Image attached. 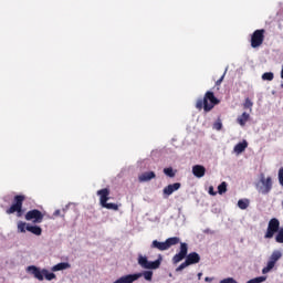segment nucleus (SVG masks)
<instances>
[{"mask_svg":"<svg viewBox=\"0 0 283 283\" xmlns=\"http://www.w3.org/2000/svg\"><path fill=\"white\" fill-rule=\"evenodd\" d=\"M189 245L187 243H180L179 253L175 254L172 258L174 264H178V262H182L186 258V262L191 266V264L200 263V254L198 252H190L189 254Z\"/></svg>","mask_w":283,"mask_h":283,"instance_id":"1","label":"nucleus"},{"mask_svg":"<svg viewBox=\"0 0 283 283\" xmlns=\"http://www.w3.org/2000/svg\"><path fill=\"white\" fill-rule=\"evenodd\" d=\"M216 105H220V99L211 91L206 92L203 98L197 99L196 103L197 109H203L206 113L211 112Z\"/></svg>","mask_w":283,"mask_h":283,"instance_id":"2","label":"nucleus"},{"mask_svg":"<svg viewBox=\"0 0 283 283\" xmlns=\"http://www.w3.org/2000/svg\"><path fill=\"white\" fill-rule=\"evenodd\" d=\"M27 271L31 273L35 277V280H39L40 282H43L44 277L49 282H52V280H56V274L40 268H36L35 265H31L27 268Z\"/></svg>","mask_w":283,"mask_h":283,"instance_id":"3","label":"nucleus"},{"mask_svg":"<svg viewBox=\"0 0 283 283\" xmlns=\"http://www.w3.org/2000/svg\"><path fill=\"white\" fill-rule=\"evenodd\" d=\"M23 202H25V196L24 195H17L13 198V203L10 208L6 210V213L8 216H12V213H17V218L23 217Z\"/></svg>","mask_w":283,"mask_h":283,"instance_id":"4","label":"nucleus"},{"mask_svg":"<svg viewBox=\"0 0 283 283\" xmlns=\"http://www.w3.org/2000/svg\"><path fill=\"white\" fill-rule=\"evenodd\" d=\"M109 189L108 188H103L97 191V196H99V205L104 209H108L111 211H118V205L116 203H107V200H109Z\"/></svg>","mask_w":283,"mask_h":283,"instance_id":"5","label":"nucleus"},{"mask_svg":"<svg viewBox=\"0 0 283 283\" xmlns=\"http://www.w3.org/2000/svg\"><path fill=\"white\" fill-rule=\"evenodd\" d=\"M163 259H157L156 261L147 260V256H143V254L138 255V264L142 269L156 270L160 269V262Z\"/></svg>","mask_w":283,"mask_h":283,"instance_id":"6","label":"nucleus"},{"mask_svg":"<svg viewBox=\"0 0 283 283\" xmlns=\"http://www.w3.org/2000/svg\"><path fill=\"white\" fill-rule=\"evenodd\" d=\"M43 212L39 209L29 210L24 216V219L28 222H33V224H41V222H43Z\"/></svg>","mask_w":283,"mask_h":283,"instance_id":"7","label":"nucleus"},{"mask_svg":"<svg viewBox=\"0 0 283 283\" xmlns=\"http://www.w3.org/2000/svg\"><path fill=\"white\" fill-rule=\"evenodd\" d=\"M266 33V30L264 29H258L255 30L251 35V48H260L262 43H264V34Z\"/></svg>","mask_w":283,"mask_h":283,"instance_id":"8","label":"nucleus"},{"mask_svg":"<svg viewBox=\"0 0 283 283\" xmlns=\"http://www.w3.org/2000/svg\"><path fill=\"white\" fill-rule=\"evenodd\" d=\"M280 231V220H277L276 218H273L269 221L268 223V230L265 232V240H271V238H273V235H275V233H277Z\"/></svg>","mask_w":283,"mask_h":283,"instance_id":"9","label":"nucleus"},{"mask_svg":"<svg viewBox=\"0 0 283 283\" xmlns=\"http://www.w3.org/2000/svg\"><path fill=\"white\" fill-rule=\"evenodd\" d=\"M260 182L262 186L259 187V192L263 196L270 193L271 189H273V179L271 177H264V175H261Z\"/></svg>","mask_w":283,"mask_h":283,"instance_id":"10","label":"nucleus"},{"mask_svg":"<svg viewBox=\"0 0 283 283\" xmlns=\"http://www.w3.org/2000/svg\"><path fill=\"white\" fill-rule=\"evenodd\" d=\"M139 277H143V273L127 274V275L120 276L113 283H134Z\"/></svg>","mask_w":283,"mask_h":283,"instance_id":"11","label":"nucleus"},{"mask_svg":"<svg viewBox=\"0 0 283 283\" xmlns=\"http://www.w3.org/2000/svg\"><path fill=\"white\" fill-rule=\"evenodd\" d=\"M180 187H181L180 182H175V184H170V185L166 186L163 190L165 198H169V196H171V193H174V191H178V189H180Z\"/></svg>","mask_w":283,"mask_h":283,"instance_id":"12","label":"nucleus"},{"mask_svg":"<svg viewBox=\"0 0 283 283\" xmlns=\"http://www.w3.org/2000/svg\"><path fill=\"white\" fill-rule=\"evenodd\" d=\"M192 174L196 178H205V174H207V168L202 165H195L192 167Z\"/></svg>","mask_w":283,"mask_h":283,"instance_id":"13","label":"nucleus"},{"mask_svg":"<svg viewBox=\"0 0 283 283\" xmlns=\"http://www.w3.org/2000/svg\"><path fill=\"white\" fill-rule=\"evenodd\" d=\"M156 178V172L146 171L139 176V182H149V180H154Z\"/></svg>","mask_w":283,"mask_h":283,"instance_id":"14","label":"nucleus"},{"mask_svg":"<svg viewBox=\"0 0 283 283\" xmlns=\"http://www.w3.org/2000/svg\"><path fill=\"white\" fill-rule=\"evenodd\" d=\"M150 247H151V249H157L158 251H168L166 241L165 242H160L158 240H154L151 242Z\"/></svg>","mask_w":283,"mask_h":283,"instance_id":"15","label":"nucleus"},{"mask_svg":"<svg viewBox=\"0 0 283 283\" xmlns=\"http://www.w3.org/2000/svg\"><path fill=\"white\" fill-rule=\"evenodd\" d=\"M249 118H251V115L249 113L244 112V113H242L241 116H239L237 118V123H239V125L241 127H244V125H247V123H249Z\"/></svg>","mask_w":283,"mask_h":283,"instance_id":"16","label":"nucleus"},{"mask_svg":"<svg viewBox=\"0 0 283 283\" xmlns=\"http://www.w3.org/2000/svg\"><path fill=\"white\" fill-rule=\"evenodd\" d=\"M249 147V143L247 140H243L234 146V154H242Z\"/></svg>","mask_w":283,"mask_h":283,"instance_id":"17","label":"nucleus"},{"mask_svg":"<svg viewBox=\"0 0 283 283\" xmlns=\"http://www.w3.org/2000/svg\"><path fill=\"white\" fill-rule=\"evenodd\" d=\"M27 231H29V233H33V235H41V233H43V229H41V227L30 226L29 223L27 226Z\"/></svg>","mask_w":283,"mask_h":283,"instance_id":"18","label":"nucleus"},{"mask_svg":"<svg viewBox=\"0 0 283 283\" xmlns=\"http://www.w3.org/2000/svg\"><path fill=\"white\" fill-rule=\"evenodd\" d=\"M176 244H180V238L171 237L166 240V247L168 250L171 249V247H176Z\"/></svg>","mask_w":283,"mask_h":283,"instance_id":"19","label":"nucleus"},{"mask_svg":"<svg viewBox=\"0 0 283 283\" xmlns=\"http://www.w3.org/2000/svg\"><path fill=\"white\" fill-rule=\"evenodd\" d=\"M65 269H70V263L61 262L52 268V271H65Z\"/></svg>","mask_w":283,"mask_h":283,"instance_id":"20","label":"nucleus"},{"mask_svg":"<svg viewBox=\"0 0 283 283\" xmlns=\"http://www.w3.org/2000/svg\"><path fill=\"white\" fill-rule=\"evenodd\" d=\"M274 268H275L274 261L270 260L266 266L262 269L263 275H266V273H270V271H273Z\"/></svg>","mask_w":283,"mask_h":283,"instance_id":"21","label":"nucleus"},{"mask_svg":"<svg viewBox=\"0 0 283 283\" xmlns=\"http://www.w3.org/2000/svg\"><path fill=\"white\" fill-rule=\"evenodd\" d=\"M28 231V223L23 221L18 222V232L19 233H25Z\"/></svg>","mask_w":283,"mask_h":283,"instance_id":"22","label":"nucleus"},{"mask_svg":"<svg viewBox=\"0 0 283 283\" xmlns=\"http://www.w3.org/2000/svg\"><path fill=\"white\" fill-rule=\"evenodd\" d=\"M238 207H239V209H242V210L249 209V200L248 199H240L238 201Z\"/></svg>","mask_w":283,"mask_h":283,"instance_id":"23","label":"nucleus"},{"mask_svg":"<svg viewBox=\"0 0 283 283\" xmlns=\"http://www.w3.org/2000/svg\"><path fill=\"white\" fill-rule=\"evenodd\" d=\"M282 258V252H280V251H274L272 254H271V256H270V260L272 261V262H274V263H276L277 262V260H280Z\"/></svg>","mask_w":283,"mask_h":283,"instance_id":"24","label":"nucleus"},{"mask_svg":"<svg viewBox=\"0 0 283 283\" xmlns=\"http://www.w3.org/2000/svg\"><path fill=\"white\" fill-rule=\"evenodd\" d=\"M244 109H250V112H253V102L251 98L247 97L244 103H243Z\"/></svg>","mask_w":283,"mask_h":283,"instance_id":"25","label":"nucleus"},{"mask_svg":"<svg viewBox=\"0 0 283 283\" xmlns=\"http://www.w3.org/2000/svg\"><path fill=\"white\" fill-rule=\"evenodd\" d=\"M275 242H277V244H283V228H281L276 235H275Z\"/></svg>","mask_w":283,"mask_h":283,"instance_id":"26","label":"nucleus"},{"mask_svg":"<svg viewBox=\"0 0 283 283\" xmlns=\"http://www.w3.org/2000/svg\"><path fill=\"white\" fill-rule=\"evenodd\" d=\"M273 78H275V75L273 74V72H265L262 75L263 81H273Z\"/></svg>","mask_w":283,"mask_h":283,"instance_id":"27","label":"nucleus"},{"mask_svg":"<svg viewBox=\"0 0 283 283\" xmlns=\"http://www.w3.org/2000/svg\"><path fill=\"white\" fill-rule=\"evenodd\" d=\"M164 174L168 176L169 178H175L176 177V171H174V168H165Z\"/></svg>","mask_w":283,"mask_h":283,"instance_id":"28","label":"nucleus"},{"mask_svg":"<svg viewBox=\"0 0 283 283\" xmlns=\"http://www.w3.org/2000/svg\"><path fill=\"white\" fill-rule=\"evenodd\" d=\"M262 282H266V276H258L249 280L247 283H262Z\"/></svg>","mask_w":283,"mask_h":283,"instance_id":"29","label":"nucleus"},{"mask_svg":"<svg viewBox=\"0 0 283 283\" xmlns=\"http://www.w3.org/2000/svg\"><path fill=\"white\" fill-rule=\"evenodd\" d=\"M218 193L222 196V193H227V182L223 181L221 185L218 186Z\"/></svg>","mask_w":283,"mask_h":283,"instance_id":"30","label":"nucleus"},{"mask_svg":"<svg viewBox=\"0 0 283 283\" xmlns=\"http://www.w3.org/2000/svg\"><path fill=\"white\" fill-rule=\"evenodd\" d=\"M142 275H144L145 280H147L148 282H151V277H154V272L145 271Z\"/></svg>","mask_w":283,"mask_h":283,"instance_id":"31","label":"nucleus"},{"mask_svg":"<svg viewBox=\"0 0 283 283\" xmlns=\"http://www.w3.org/2000/svg\"><path fill=\"white\" fill-rule=\"evenodd\" d=\"M213 129H217V132H220V129H222V120L218 119V120L213 124Z\"/></svg>","mask_w":283,"mask_h":283,"instance_id":"32","label":"nucleus"},{"mask_svg":"<svg viewBox=\"0 0 283 283\" xmlns=\"http://www.w3.org/2000/svg\"><path fill=\"white\" fill-rule=\"evenodd\" d=\"M279 182L283 187V167L279 169Z\"/></svg>","mask_w":283,"mask_h":283,"instance_id":"33","label":"nucleus"},{"mask_svg":"<svg viewBox=\"0 0 283 283\" xmlns=\"http://www.w3.org/2000/svg\"><path fill=\"white\" fill-rule=\"evenodd\" d=\"M220 283H238L233 277H227L220 281Z\"/></svg>","mask_w":283,"mask_h":283,"instance_id":"34","label":"nucleus"},{"mask_svg":"<svg viewBox=\"0 0 283 283\" xmlns=\"http://www.w3.org/2000/svg\"><path fill=\"white\" fill-rule=\"evenodd\" d=\"M187 266H189V264L187 263V260L181 263L178 268L177 271H184V269H187Z\"/></svg>","mask_w":283,"mask_h":283,"instance_id":"35","label":"nucleus"},{"mask_svg":"<svg viewBox=\"0 0 283 283\" xmlns=\"http://www.w3.org/2000/svg\"><path fill=\"white\" fill-rule=\"evenodd\" d=\"M227 72L223 73V76H221L217 82L216 85H222V82L224 81V76H226Z\"/></svg>","mask_w":283,"mask_h":283,"instance_id":"36","label":"nucleus"},{"mask_svg":"<svg viewBox=\"0 0 283 283\" xmlns=\"http://www.w3.org/2000/svg\"><path fill=\"white\" fill-rule=\"evenodd\" d=\"M209 193H210V196H216V191H213V186H210L209 187Z\"/></svg>","mask_w":283,"mask_h":283,"instance_id":"37","label":"nucleus"},{"mask_svg":"<svg viewBox=\"0 0 283 283\" xmlns=\"http://www.w3.org/2000/svg\"><path fill=\"white\" fill-rule=\"evenodd\" d=\"M205 282H213V277L206 276Z\"/></svg>","mask_w":283,"mask_h":283,"instance_id":"38","label":"nucleus"},{"mask_svg":"<svg viewBox=\"0 0 283 283\" xmlns=\"http://www.w3.org/2000/svg\"><path fill=\"white\" fill-rule=\"evenodd\" d=\"M53 216H55V217L61 216V210H55Z\"/></svg>","mask_w":283,"mask_h":283,"instance_id":"39","label":"nucleus"},{"mask_svg":"<svg viewBox=\"0 0 283 283\" xmlns=\"http://www.w3.org/2000/svg\"><path fill=\"white\" fill-rule=\"evenodd\" d=\"M201 277H202V272H199L198 273V280H201Z\"/></svg>","mask_w":283,"mask_h":283,"instance_id":"40","label":"nucleus"},{"mask_svg":"<svg viewBox=\"0 0 283 283\" xmlns=\"http://www.w3.org/2000/svg\"><path fill=\"white\" fill-rule=\"evenodd\" d=\"M281 87H282V90H283V82L281 83Z\"/></svg>","mask_w":283,"mask_h":283,"instance_id":"41","label":"nucleus"}]
</instances>
